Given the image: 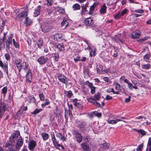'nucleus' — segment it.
<instances>
[{
  "instance_id": "obj_1",
  "label": "nucleus",
  "mask_w": 151,
  "mask_h": 151,
  "mask_svg": "<svg viewBox=\"0 0 151 151\" xmlns=\"http://www.w3.org/2000/svg\"><path fill=\"white\" fill-rule=\"evenodd\" d=\"M72 133L78 143H80L81 142L83 137L82 134L79 133L78 130H73Z\"/></svg>"
},
{
  "instance_id": "obj_2",
  "label": "nucleus",
  "mask_w": 151,
  "mask_h": 151,
  "mask_svg": "<svg viewBox=\"0 0 151 151\" xmlns=\"http://www.w3.org/2000/svg\"><path fill=\"white\" fill-rule=\"evenodd\" d=\"M9 106L7 104L1 103L0 104V119L2 117L3 115L6 111L9 108Z\"/></svg>"
},
{
  "instance_id": "obj_3",
  "label": "nucleus",
  "mask_w": 151,
  "mask_h": 151,
  "mask_svg": "<svg viewBox=\"0 0 151 151\" xmlns=\"http://www.w3.org/2000/svg\"><path fill=\"white\" fill-rule=\"evenodd\" d=\"M76 122L78 128L81 130L82 132L85 133V130L86 129L85 126L86 125V123L84 121H81L78 119L76 120Z\"/></svg>"
},
{
  "instance_id": "obj_4",
  "label": "nucleus",
  "mask_w": 151,
  "mask_h": 151,
  "mask_svg": "<svg viewBox=\"0 0 151 151\" xmlns=\"http://www.w3.org/2000/svg\"><path fill=\"white\" fill-rule=\"evenodd\" d=\"M42 31L44 32H47L50 30L52 27L47 23H44L41 25Z\"/></svg>"
},
{
  "instance_id": "obj_5",
  "label": "nucleus",
  "mask_w": 151,
  "mask_h": 151,
  "mask_svg": "<svg viewBox=\"0 0 151 151\" xmlns=\"http://www.w3.org/2000/svg\"><path fill=\"white\" fill-rule=\"evenodd\" d=\"M8 62L6 61L3 63L2 61L0 60V67L3 69L4 71H6L7 75L8 74Z\"/></svg>"
},
{
  "instance_id": "obj_6",
  "label": "nucleus",
  "mask_w": 151,
  "mask_h": 151,
  "mask_svg": "<svg viewBox=\"0 0 151 151\" xmlns=\"http://www.w3.org/2000/svg\"><path fill=\"white\" fill-rule=\"evenodd\" d=\"M36 145V141L34 140H31L29 143L28 146V149L31 151H34Z\"/></svg>"
},
{
  "instance_id": "obj_7",
  "label": "nucleus",
  "mask_w": 151,
  "mask_h": 151,
  "mask_svg": "<svg viewBox=\"0 0 151 151\" xmlns=\"http://www.w3.org/2000/svg\"><path fill=\"white\" fill-rule=\"evenodd\" d=\"M85 83L90 88L91 94H93L95 92L96 88L93 86L92 83L88 81H87Z\"/></svg>"
},
{
  "instance_id": "obj_8",
  "label": "nucleus",
  "mask_w": 151,
  "mask_h": 151,
  "mask_svg": "<svg viewBox=\"0 0 151 151\" xmlns=\"http://www.w3.org/2000/svg\"><path fill=\"white\" fill-rule=\"evenodd\" d=\"M23 143V141L21 137H19L15 145L16 149L19 150L22 145Z\"/></svg>"
},
{
  "instance_id": "obj_9",
  "label": "nucleus",
  "mask_w": 151,
  "mask_h": 151,
  "mask_svg": "<svg viewBox=\"0 0 151 151\" xmlns=\"http://www.w3.org/2000/svg\"><path fill=\"white\" fill-rule=\"evenodd\" d=\"M13 35L12 34H11L9 36L8 39L6 41V49L9 50L10 47V44L12 43V38Z\"/></svg>"
},
{
  "instance_id": "obj_10",
  "label": "nucleus",
  "mask_w": 151,
  "mask_h": 151,
  "mask_svg": "<svg viewBox=\"0 0 151 151\" xmlns=\"http://www.w3.org/2000/svg\"><path fill=\"white\" fill-rule=\"evenodd\" d=\"M27 10L23 11L21 14L19 13L17 15V18L18 20L21 21L23 19V17L27 16Z\"/></svg>"
},
{
  "instance_id": "obj_11",
  "label": "nucleus",
  "mask_w": 151,
  "mask_h": 151,
  "mask_svg": "<svg viewBox=\"0 0 151 151\" xmlns=\"http://www.w3.org/2000/svg\"><path fill=\"white\" fill-rule=\"evenodd\" d=\"M84 23L87 27H90L93 24L94 22L92 19L88 18L85 19Z\"/></svg>"
},
{
  "instance_id": "obj_12",
  "label": "nucleus",
  "mask_w": 151,
  "mask_h": 151,
  "mask_svg": "<svg viewBox=\"0 0 151 151\" xmlns=\"http://www.w3.org/2000/svg\"><path fill=\"white\" fill-rule=\"evenodd\" d=\"M48 60V58L47 57H45L44 56L40 57L37 60L38 62L40 64H44Z\"/></svg>"
},
{
  "instance_id": "obj_13",
  "label": "nucleus",
  "mask_w": 151,
  "mask_h": 151,
  "mask_svg": "<svg viewBox=\"0 0 151 151\" xmlns=\"http://www.w3.org/2000/svg\"><path fill=\"white\" fill-rule=\"evenodd\" d=\"M32 76L31 70L29 69L26 75V81L30 83L32 80Z\"/></svg>"
},
{
  "instance_id": "obj_14",
  "label": "nucleus",
  "mask_w": 151,
  "mask_h": 151,
  "mask_svg": "<svg viewBox=\"0 0 151 151\" xmlns=\"http://www.w3.org/2000/svg\"><path fill=\"white\" fill-rule=\"evenodd\" d=\"M9 141H8L5 145V146L6 147L10 146L11 147L12 146H14V140L12 139V138L9 137Z\"/></svg>"
},
{
  "instance_id": "obj_15",
  "label": "nucleus",
  "mask_w": 151,
  "mask_h": 151,
  "mask_svg": "<svg viewBox=\"0 0 151 151\" xmlns=\"http://www.w3.org/2000/svg\"><path fill=\"white\" fill-rule=\"evenodd\" d=\"M58 79L61 82L67 84V78L63 74H60L58 76Z\"/></svg>"
},
{
  "instance_id": "obj_16",
  "label": "nucleus",
  "mask_w": 151,
  "mask_h": 151,
  "mask_svg": "<svg viewBox=\"0 0 151 151\" xmlns=\"http://www.w3.org/2000/svg\"><path fill=\"white\" fill-rule=\"evenodd\" d=\"M81 146L84 151H90L89 146L86 143L82 142L81 144Z\"/></svg>"
},
{
  "instance_id": "obj_17",
  "label": "nucleus",
  "mask_w": 151,
  "mask_h": 151,
  "mask_svg": "<svg viewBox=\"0 0 151 151\" xmlns=\"http://www.w3.org/2000/svg\"><path fill=\"white\" fill-rule=\"evenodd\" d=\"M56 135V137L59 138L60 140H62L63 141H66V138L65 137L64 135H63L60 133L57 132ZM63 135H64V133H63Z\"/></svg>"
},
{
  "instance_id": "obj_18",
  "label": "nucleus",
  "mask_w": 151,
  "mask_h": 151,
  "mask_svg": "<svg viewBox=\"0 0 151 151\" xmlns=\"http://www.w3.org/2000/svg\"><path fill=\"white\" fill-rule=\"evenodd\" d=\"M98 4L94 3L92 5H91L89 11L88 12V14L90 15H92L93 14V11H94L95 8L96 7Z\"/></svg>"
},
{
  "instance_id": "obj_19",
  "label": "nucleus",
  "mask_w": 151,
  "mask_h": 151,
  "mask_svg": "<svg viewBox=\"0 0 151 151\" xmlns=\"http://www.w3.org/2000/svg\"><path fill=\"white\" fill-rule=\"evenodd\" d=\"M20 135V133L19 131H15L11 135L10 138L14 140L16 139Z\"/></svg>"
},
{
  "instance_id": "obj_20",
  "label": "nucleus",
  "mask_w": 151,
  "mask_h": 151,
  "mask_svg": "<svg viewBox=\"0 0 151 151\" xmlns=\"http://www.w3.org/2000/svg\"><path fill=\"white\" fill-rule=\"evenodd\" d=\"M41 6L40 5L38 6L35 9L34 12V15L35 17L37 16L40 14Z\"/></svg>"
},
{
  "instance_id": "obj_21",
  "label": "nucleus",
  "mask_w": 151,
  "mask_h": 151,
  "mask_svg": "<svg viewBox=\"0 0 151 151\" xmlns=\"http://www.w3.org/2000/svg\"><path fill=\"white\" fill-rule=\"evenodd\" d=\"M139 32L137 31L133 32L132 34V37L133 38L136 39L139 38L140 36Z\"/></svg>"
},
{
  "instance_id": "obj_22",
  "label": "nucleus",
  "mask_w": 151,
  "mask_h": 151,
  "mask_svg": "<svg viewBox=\"0 0 151 151\" xmlns=\"http://www.w3.org/2000/svg\"><path fill=\"white\" fill-rule=\"evenodd\" d=\"M107 7L106 6L105 4H104L101 7L100 9V12L101 14H104L106 13Z\"/></svg>"
},
{
  "instance_id": "obj_23",
  "label": "nucleus",
  "mask_w": 151,
  "mask_h": 151,
  "mask_svg": "<svg viewBox=\"0 0 151 151\" xmlns=\"http://www.w3.org/2000/svg\"><path fill=\"white\" fill-rule=\"evenodd\" d=\"M57 48L59 51H61L65 50L64 46L63 43L59 44L57 46Z\"/></svg>"
},
{
  "instance_id": "obj_24",
  "label": "nucleus",
  "mask_w": 151,
  "mask_h": 151,
  "mask_svg": "<svg viewBox=\"0 0 151 151\" xmlns=\"http://www.w3.org/2000/svg\"><path fill=\"white\" fill-rule=\"evenodd\" d=\"M150 56L151 54L150 53L148 52L143 56V58L144 60L147 62L149 61Z\"/></svg>"
},
{
  "instance_id": "obj_25",
  "label": "nucleus",
  "mask_w": 151,
  "mask_h": 151,
  "mask_svg": "<svg viewBox=\"0 0 151 151\" xmlns=\"http://www.w3.org/2000/svg\"><path fill=\"white\" fill-rule=\"evenodd\" d=\"M24 65V70L26 72L27 70H29L30 69L29 68V63L27 61L23 62Z\"/></svg>"
},
{
  "instance_id": "obj_26",
  "label": "nucleus",
  "mask_w": 151,
  "mask_h": 151,
  "mask_svg": "<svg viewBox=\"0 0 151 151\" xmlns=\"http://www.w3.org/2000/svg\"><path fill=\"white\" fill-rule=\"evenodd\" d=\"M64 93L65 94L66 96L69 98H70L73 95L72 91L70 90H69L68 91H65Z\"/></svg>"
},
{
  "instance_id": "obj_27",
  "label": "nucleus",
  "mask_w": 151,
  "mask_h": 151,
  "mask_svg": "<svg viewBox=\"0 0 151 151\" xmlns=\"http://www.w3.org/2000/svg\"><path fill=\"white\" fill-rule=\"evenodd\" d=\"M54 39L55 40L58 41L59 39H62L63 38L60 34H56L54 35Z\"/></svg>"
},
{
  "instance_id": "obj_28",
  "label": "nucleus",
  "mask_w": 151,
  "mask_h": 151,
  "mask_svg": "<svg viewBox=\"0 0 151 151\" xmlns=\"http://www.w3.org/2000/svg\"><path fill=\"white\" fill-rule=\"evenodd\" d=\"M53 57L54 58V60L56 61H58L59 58V54L58 52H55L53 54Z\"/></svg>"
},
{
  "instance_id": "obj_29",
  "label": "nucleus",
  "mask_w": 151,
  "mask_h": 151,
  "mask_svg": "<svg viewBox=\"0 0 151 151\" xmlns=\"http://www.w3.org/2000/svg\"><path fill=\"white\" fill-rule=\"evenodd\" d=\"M73 10H78L80 9V5L77 3L73 4L72 7Z\"/></svg>"
},
{
  "instance_id": "obj_30",
  "label": "nucleus",
  "mask_w": 151,
  "mask_h": 151,
  "mask_svg": "<svg viewBox=\"0 0 151 151\" xmlns=\"http://www.w3.org/2000/svg\"><path fill=\"white\" fill-rule=\"evenodd\" d=\"M43 40L42 39L40 38L37 41V45L38 47L41 48L43 45Z\"/></svg>"
},
{
  "instance_id": "obj_31",
  "label": "nucleus",
  "mask_w": 151,
  "mask_h": 151,
  "mask_svg": "<svg viewBox=\"0 0 151 151\" xmlns=\"http://www.w3.org/2000/svg\"><path fill=\"white\" fill-rule=\"evenodd\" d=\"M96 69L97 72L99 73H100L102 71L103 66L101 65H97L96 66Z\"/></svg>"
},
{
  "instance_id": "obj_32",
  "label": "nucleus",
  "mask_w": 151,
  "mask_h": 151,
  "mask_svg": "<svg viewBox=\"0 0 151 151\" xmlns=\"http://www.w3.org/2000/svg\"><path fill=\"white\" fill-rule=\"evenodd\" d=\"M8 88L6 86L3 87L1 90V93L4 94V96H6V94L7 93Z\"/></svg>"
},
{
  "instance_id": "obj_33",
  "label": "nucleus",
  "mask_w": 151,
  "mask_h": 151,
  "mask_svg": "<svg viewBox=\"0 0 151 151\" xmlns=\"http://www.w3.org/2000/svg\"><path fill=\"white\" fill-rule=\"evenodd\" d=\"M133 130L134 131L140 133L142 135V136H144L146 134L145 132L142 129L137 130L135 129H134Z\"/></svg>"
},
{
  "instance_id": "obj_34",
  "label": "nucleus",
  "mask_w": 151,
  "mask_h": 151,
  "mask_svg": "<svg viewBox=\"0 0 151 151\" xmlns=\"http://www.w3.org/2000/svg\"><path fill=\"white\" fill-rule=\"evenodd\" d=\"M32 22V21L28 17H26L24 21V23L27 25H30Z\"/></svg>"
},
{
  "instance_id": "obj_35",
  "label": "nucleus",
  "mask_w": 151,
  "mask_h": 151,
  "mask_svg": "<svg viewBox=\"0 0 151 151\" xmlns=\"http://www.w3.org/2000/svg\"><path fill=\"white\" fill-rule=\"evenodd\" d=\"M41 136L44 140H47L49 137V134L47 133H42L41 134Z\"/></svg>"
},
{
  "instance_id": "obj_36",
  "label": "nucleus",
  "mask_w": 151,
  "mask_h": 151,
  "mask_svg": "<svg viewBox=\"0 0 151 151\" xmlns=\"http://www.w3.org/2000/svg\"><path fill=\"white\" fill-rule=\"evenodd\" d=\"M29 99L30 101V103L33 102L35 105H36V101L33 95H29Z\"/></svg>"
},
{
  "instance_id": "obj_37",
  "label": "nucleus",
  "mask_w": 151,
  "mask_h": 151,
  "mask_svg": "<svg viewBox=\"0 0 151 151\" xmlns=\"http://www.w3.org/2000/svg\"><path fill=\"white\" fill-rule=\"evenodd\" d=\"M92 114L97 116L99 118L101 117L102 115L101 113H98L96 111H93L92 113Z\"/></svg>"
},
{
  "instance_id": "obj_38",
  "label": "nucleus",
  "mask_w": 151,
  "mask_h": 151,
  "mask_svg": "<svg viewBox=\"0 0 151 151\" xmlns=\"http://www.w3.org/2000/svg\"><path fill=\"white\" fill-rule=\"evenodd\" d=\"M42 111V109H36L34 111L31 113L32 114H36L40 113Z\"/></svg>"
},
{
  "instance_id": "obj_39",
  "label": "nucleus",
  "mask_w": 151,
  "mask_h": 151,
  "mask_svg": "<svg viewBox=\"0 0 151 151\" xmlns=\"http://www.w3.org/2000/svg\"><path fill=\"white\" fill-rule=\"evenodd\" d=\"M5 47L4 42L3 40H0V50L4 49Z\"/></svg>"
},
{
  "instance_id": "obj_40",
  "label": "nucleus",
  "mask_w": 151,
  "mask_h": 151,
  "mask_svg": "<svg viewBox=\"0 0 151 151\" xmlns=\"http://www.w3.org/2000/svg\"><path fill=\"white\" fill-rule=\"evenodd\" d=\"M22 61L19 59H16L14 63V65H20L22 64Z\"/></svg>"
},
{
  "instance_id": "obj_41",
  "label": "nucleus",
  "mask_w": 151,
  "mask_h": 151,
  "mask_svg": "<svg viewBox=\"0 0 151 151\" xmlns=\"http://www.w3.org/2000/svg\"><path fill=\"white\" fill-rule=\"evenodd\" d=\"M39 96L41 101H43L45 100V96L42 92H39Z\"/></svg>"
},
{
  "instance_id": "obj_42",
  "label": "nucleus",
  "mask_w": 151,
  "mask_h": 151,
  "mask_svg": "<svg viewBox=\"0 0 151 151\" xmlns=\"http://www.w3.org/2000/svg\"><path fill=\"white\" fill-rule=\"evenodd\" d=\"M109 146V144H107L106 142L103 143L102 145V147L103 148L104 150H106L108 149Z\"/></svg>"
},
{
  "instance_id": "obj_43",
  "label": "nucleus",
  "mask_w": 151,
  "mask_h": 151,
  "mask_svg": "<svg viewBox=\"0 0 151 151\" xmlns=\"http://www.w3.org/2000/svg\"><path fill=\"white\" fill-rule=\"evenodd\" d=\"M50 104V102L48 99H45V102L44 103L42 104L41 106L42 107L44 108L46 105H48Z\"/></svg>"
},
{
  "instance_id": "obj_44",
  "label": "nucleus",
  "mask_w": 151,
  "mask_h": 151,
  "mask_svg": "<svg viewBox=\"0 0 151 151\" xmlns=\"http://www.w3.org/2000/svg\"><path fill=\"white\" fill-rule=\"evenodd\" d=\"M151 65L149 64L143 65L142 66V68L144 69H148L151 67Z\"/></svg>"
},
{
  "instance_id": "obj_45",
  "label": "nucleus",
  "mask_w": 151,
  "mask_h": 151,
  "mask_svg": "<svg viewBox=\"0 0 151 151\" xmlns=\"http://www.w3.org/2000/svg\"><path fill=\"white\" fill-rule=\"evenodd\" d=\"M4 57L6 60L7 61H9L10 60L11 57L10 54L8 52L6 53L4 55Z\"/></svg>"
},
{
  "instance_id": "obj_46",
  "label": "nucleus",
  "mask_w": 151,
  "mask_h": 151,
  "mask_svg": "<svg viewBox=\"0 0 151 151\" xmlns=\"http://www.w3.org/2000/svg\"><path fill=\"white\" fill-rule=\"evenodd\" d=\"M12 42L13 45L16 48H18L19 47V45L15 41L14 39L12 40Z\"/></svg>"
},
{
  "instance_id": "obj_47",
  "label": "nucleus",
  "mask_w": 151,
  "mask_h": 151,
  "mask_svg": "<svg viewBox=\"0 0 151 151\" xmlns=\"http://www.w3.org/2000/svg\"><path fill=\"white\" fill-rule=\"evenodd\" d=\"M67 21H68L67 18H64L63 19L62 22H61V26L62 27H63L64 25H65L67 23Z\"/></svg>"
},
{
  "instance_id": "obj_48",
  "label": "nucleus",
  "mask_w": 151,
  "mask_h": 151,
  "mask_svg": "<svg viewBox=\"0 0 151 151\" xmlns=\"http://www.w3.org/2000/svg\"><path fill=\"white\" fill-rule=\"evenodd\" d=\"M95 99L96 100H99L100 99V96L99 94H96L94 96Z\"/></svg>"
},
{
  "instance_id": "obj_49",
  "label": "nucleus",
  "mask_w": 151,
  "mask_h": 151,
  "mask_svg": "<svg viewBox=\"0 0 151 151\" xmlns=\"http://www.w3.org/2000/svg\"><path fill=\"white\" fill-rule=\"evenodd\" d=\"M114 85L115 86V88L116 90H119L120 89V86L118 83H114Z\"/></svg>"
},
{
  "instance_id": "obj_50",
  "label": "nucleus",
  "mask_w": 151,
  "mask_h": 151,
  "mask_svg": "<svg viewBox=\"0 0 151 151\" xmlns=\"http://www.w3.org/2000/svg\"><path fill=\"white\" fill-rule=\"evenodd\" d=\"M107 123L109 124H116V120H108Z\"/></svg>"
},
{
  "instance_id": "obj_51",
  "label": "nucleus",
  "mask_w": 151,
  "mask_h": 151,
  "mask_svg": "<svg viewBox=\"0 0 151 151\" xmlns=\"http://www.w3.org/2000/svg\"><path fill=\"white\" fill-rule=\"evenodd\" d=\"M95 55V50L94 48L92 49L91 50L90 55L91 56H92Z\"/></svg>"
},
{
  "instance_id": "obj_52",
  "label": "nucleus",
  "mask_w": 151,
  "mask_h": 151,
  "mask_svg": "<svg viewBox=\"0 0 151 151\" xmlns=\"http://www.w3.org/2000/svg\"><path fill=\"white\" fill-rule=\"evenodd\" d=\"M147 145L149 147V150L151 151V137L149 138Z\"/></svg>"
},
{
  "instance_id": "obj_53",
  "label": "nucleus",
  "mask_w": 151,
  "mask_h": 151,
  "mask_svg": "<svg viewBox=\"0 0 151 151\" xmlns=\"http://www.w3.org/2000/svg\"><path fill=\"white\" fill-rule=\"evenodd\" d=\"M96 101L95 99H93L92 98H89L88 99V101L89 102L92 103L94 104Z\"/></svg>"
},
{
  "instance_id": "obj_54",
  "label": "nucleus",
  "mask_w": 151,
  "mask_h": 151,
  "mask_svg": "<svg viewBox=\"0 0 151 151\" xmlns=\"http://www.w3.org/2000/svg\"><path fill=\"white\" fill-rule=\"evenodd\" d=\"M17 68L18 70L19 73L21 72V69H22V64L14 65Z\"/></svg>"
},
{
  "instance_id": "obj_55",
  "label": "nucleus",
  "mask_w": 151,
  "mask_h": 151,
  "mask_svg": "<svg viewBox=\"0 0 151 151\" xmlns=\"http://www.w3.org/2000/svg\"><path fill=\"white\" fill-rule=\"evenodd\" d=\"M52 11V9L50 8H48L47 9V12L46 13V14L47 15H50Z\"/></svg>"
},
{
  "instance_id": "obj_56",
  "label": "nucleus",
  "mask_w": 151,
  "mask_h": 151,
  "mask_svg": "<svg viewBox=\"0 0 151 151\" xmlns=\"http://www.w3.org/2000/svg\"><path fill=\"white\" fill-rule=\"evenodd\" d=\"M122 16L121 15L120 13L119 12L115 16L114 18L115 19H118L120 18Z\"/></svg>"
},
{
  "instance_id": "obj_57",
  "label": "nucleus",
  "mask_w": 151,
  "mask_h": 151,
  "mask_svg": "<svg viewBox=\"0 0 151 151\" xmlns=\"http://www.w3.org/2000/svg\"><path fill=\"white\" fill-rule=\"evenodd\" d=\"M53 144L54 146L56 147H61L62 148H63V147L62 145H61L60 144H59L57 142L54 143H53Z\"/></svg>"
},
{
  "instance_id": "obj_58",
  "label": "nucleus",
  "mask_w": 151,
  "mask_h": 151,
  "mask_svg": "<svg viewBox=\"0 0 151 151\" xmlns=\"http://www.w3.org/2000/svg\"><path fill=\"white\" fill-rule=\"evenodd\" d=\"M127 11V9H124V10H122L121 12H120L122 16H123L125 14H126Z\"/></svg>"
},
{
  "instance_id": "obj_59",
  "label": "nucleus",
  "mask_w": 151,
  "mask_h": 151,
  "mask_svg": "<svg viewBox=\"0 0 151 151\" xmlns=\"http://www.w3.org/2000/svg\"><path fill=\"white\" fill-rule=\"evenodd\" d=\"M73 104L74 105L78 108H80L81 107V104H80L79 102H77L75 103H73Z\"/></svg>"
},
{
  "instance_id": "obj_60",
  "label": "nucleus",
  "mask_w": 151,
  "mask_h": 151,
  "mask_svg": "<svg viewBox=\"0 0 151 151\" xmlns=\"http://www.w3.org/2000/svg\"><path fill=\"white\" fill-rule=\"evenodd\" d=\"M114 90L113 88H109L107 89L106 91L108 93H110L111 92H113Z\"/></svg>"
},
{
  "instance_id": "obj_61",
  "label": "nucleus",
  "mask_w": 151,
  "mask_h": 151,
  "mask_svg": "<svg viewBox=\"0 0 151 151\" xmlns=\"http://www.w3.org/2000/svg\"><path fill=\"white\" fill-rule=\"evenodd\" d=\"M128 87L130 89H132V87L133 85L132 83H130V82H129V83H128Z\"/></svg>"
},
{
  "instance_id": "obj_62",
  "label": "nucleus",
  "mask_w": 151,
  "mask_h": 151,
  "mask_svg": "<svg viewBox=\"0 0 151 151\" xmlns=\"http://www.w3.org/2000/svg\"><path fill=\"white\" fill-rule=\"evenodd\" d=\"M83 140L86 142H88L89 141V139L87 136L84 137L83 138Z\"/></svg>"
},
{
  "instance_id": "obj_63",
  "label": "nucleus",
  "mask_w": 151,
  "mask_h": 151,
  "mask_svg": "<svg viewBox=\"0 0 151 151\" xmlns=\"http://www.w3.org/2000/svg\"><path fill=\"white\" fill-rule=\"evenodd\" d=\"M112 99V97L110 96L109 95H107L106 96V99L107 100H111Z\"/></svg>"
},
{
  "instance_id": "obj_64",
  "label": "nucleus",
  "mask_w": 151,
  "mask_h": 151,
  "mask_svg": "<svg viewBox=\"0 0 151 151\" xmlns=\"http://www.w3.org/2000/svg\"><path fill=\"white\" fill-rule=\"evenodd\" d=\"M7 151H16L12 147H11L7 150Z\"/></svg>"
}]
</instances>
